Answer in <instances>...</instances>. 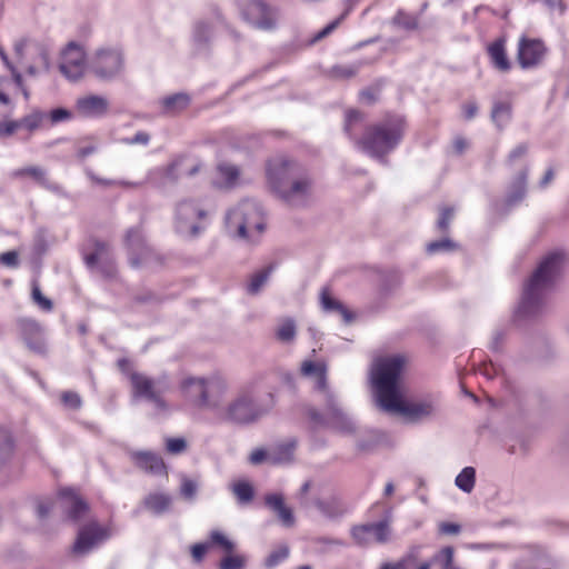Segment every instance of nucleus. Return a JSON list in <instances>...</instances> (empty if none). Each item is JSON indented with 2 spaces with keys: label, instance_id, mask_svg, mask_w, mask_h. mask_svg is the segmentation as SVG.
<instances>
[{
  "label": "nucleus",
  "instance_id": "f257e3e1",
  "mask_svg": "<svg viewBox=\"0 0 569 569\" xmlns=\"http://www.w3.org/2000/svg\"><path fill=\"white\" fill-rule=\"evenodd\" d=\"M406 363L401 355L378 358L371 368L370 380L377 405L387 412L400 415L410 423H421L436 418L440 410V398L426 395L403 400L399 389L400 373Z\"/></svg>",
  "mask_w": 569,
  "mask_h": 569
},
{
  "label": "nucleus",
  "instance_id": "f03ea898",
  "mask_svg": "<svg viewBox=\"0 0 569 569\" xmlns=\"http://www.w3.org/2000/svg\"><path fill=\"white\" fill-rule=\"evenodd\" d=\"M566 254L561 250L547 253L525 284L521 301L516 311L517 319H529L541 313L547 297L561 277Z\"/></svg>",
  "mask_w": 569,
  "mask_h": 569
},
{
  "label": "nucleus",
  "instance_id": "7ed1b4c3",
  "mask_svg": "<svg viewBox=\"0 0 569 569\" xmlns=\"http://www.w3.org/2000/svg\"><path fill=\"white\" fill-rule=\"evenodd\" d=\"M301 373L316 379V389L323 395L326 412L311 408L308 417L315 427L332 429L341 435H351L356 431L355 420L340 407L336 395L327 385V366L323 362L305 360L301 363Z\"/></svg>",
  "mask_w": 569,
  "mask_h": 569
},
{
  "label": "nucleus",
  "instance_id": "20e7f679",
  "mask_svg": "<svg viewBox=\"0 0 569 569\" xmlns=\"http://www.w3.org/2000/svg\"><path fill=\"white\" fill-rule=\"evenodd\" d=\"M257 382H250L241 387L236 397L226 405L220 419L236 425H250L258 421L267 415L276 405L272 392L268 393V400L264 403H258L254 400Z\"/></svg>",
  "mask_w": 569,
  "mask_h": 569
},
{
  "label": "nucleus",
  "instance_id": "39448f33",
  "mask_svg": "<svg viewBox=\"0 0 569 569\" xmlns=\"http://www.w3.org/2000/svg\"><path fill=\"white\" fill-rule=\"evenodd\" d=\"M405 133V121L400 117H390L368 127L363 137L356 140L357 147L381 161L400 143Z\"/></svg>",
  "mask_w": 569,
  "mask_h": 569
},
{
  "label": "nucleus",
  "instance_id": "423d86ee",
  "mask_svg": "<svg viewBox=\"0 0 569 569\" xmlns=\"http://www.w3.org/2000/svg\"><path fill=\"white\" fill-rule=\"evenodd\" d=\"M264 226L262 208L254 200H243L226 214V230L233 238L254 241V234L259 236Z\"/></svg>",
  "mask_w": 569,
  "mask_h": 569
},
{
  "label": "nucleus",
  "instance_id": "0eeeda50",
  "mask_svg": "<svg viewBox=\"0 0 569 569\" xmlns=\"http://www.w3.org/2000/svg\"><path fill=\"white\" fill-rule=\"evenodd\" d=\"M211 203L208 199H183L177 203L174 212L176 231L186 238L197 237L204 228V219Z\"/></svg>",
  "mask_w": 569,
  "mask_h": 569
},
{
  "label": "nucleus",
  "instance_id": "6e6552de",
  "mask_svg": "<svg viewBox=\"0 0 569 569\" xmlns=\"http://www.w3.org/2000/svg\"><path fill=\"white\" fill-rule=\"evenodd\" d=\"M130 382L133 398H140L151 402L159 412L168 409V405L162 397L170 388L167 375L151 378L141 372H131Z\"/></svg>",
  "mask_w": 569,
  "mask_h": 569
},
{
  "label": "nucleus",
  "instance_id": "1a4fd4ad",
  "mask_svg": "<svg viewBox=\"0 0 569 569\" xmlns=\"http://www.w3.org/2000/svg\"><path fill=\"white\" fill-rule=\"evenodd\" d=\"M240 12L250 26L262 31L274 30L281 18L280 9L264 0H246Z\"/></svg>",
  "mask_w": 569,
  "mask_h": 569
},
{
  "label": "nucleus",
  "instance_id": "9d476101",
  "mask_svg": "<svg viewBox=\"0 0 569 569\" xmlns=\"http://www.w3.org/2000/svg\"><path fill=\"white\" fill-rule=\"evenodd\" d=\"M89 68L101 80L114 79L123 68V57L118 48H101L89 59Z\"/></svg>",
  "mask_w": 569,
  "mask_h": 569
},
{
  "label": "nucleus",
  "instance_id": "9b49d317",
  "mask_svg": "<svg viewBox=\"0 0 569 569\" xmlns=\"http://www.w3.org/2000/svg\"><path fill=\"white\" fill-rule=\"evenodd\" d=\"M351 537L359 546H368L372 542L386 543L390 539V520L383 519L378 522L353 526Z\"/></svg>",
  "mask_w": 569,
  "mask_h": 569
},
{
  "label": "nucleus",
  "instance_id": "f8f14e48",
  "mask_svg": "<svg viewBox=\"0 0 569 569\" xmlns=\"http://www.w3.org/2000/svg\"><path fill=\"white\" fill-rule=\"evenodd\" d=\"M276 182L278 196L289 206L300 207L307 203L310 196V181L307 177L299 174L287 186L283 179Z\"/></svg>",
  "mask_w": 569,
  "mask_h": 569
},
{
  "label": "nucleus",
  "instance_id": "ddd939ff",
  "mask_svg": "<svg viewBox=\"0 0 569 569\" xmlns=\"http://www.w3.org/2000/svg\"><path fill=\"white\" fill-rule=\"evenodd\" d=\"M86 56L83 49L74 42H70L61 53L59 69L69 80L80 79L86 70Z\"/></svg>",
  "mask_w": 569,
  "mask_h": 569
},
{
  "label": "nucleus",
  "instance_id": "4468645a",
  "mask_svg": "<svg viewBox=\"0 0 569 569\" xmlns=\"http://www.w3.org/2000/svg\"><path fill=\"white\" fill-rule=\"evenodd\" d=\"M109 537L110 533L108 529L99 526L97 522L86 525L78 531V537L73 545V552L81 556L87 555Z\"/></svg>",
  "mask_w": 569,
  "mask_h": 569
},
{
  "label": "nucleus",
  "instance_id": "2eb2a0df",
  "mask_svg": "<svg viewBox=\"0 0 569 569\" xmlns=\"http://www.w3.org/2000/svg\"><path fill=\"white\" fill-rule=\"evenodd\" d=\"M224 21L219 12L212 17L200 18L192 26V42L198 50L207 49L216 37L218 27L223 26Z\"/></svg>",
  "mask_w": 569,
  "mask_h": 569
},
{
  "label": "nucleus",
  "instance_id": "dca6fc26",
  "mask_svg": "<svg viewBox=\"0 0 569 569\" xmlns=\"http://www.w3.org/2000/svg\"><path fill=\"white\" fill-rule=\"evenodd\" d=\"M229 385L226 378L220 375L208 377L207 399L204 410L212 411L216 416H220L224 409V398L228 393Z\"/></svg>",
  "mask_w": 569,
  "mask_h": 569
},
{
  "label": "nucleus",
  "instance_id": "f3484780",
  "mask_svg": "<svg viewBox=\"0 0 569 569\" xmlns=\"http://www.w3.org/2000/svg\"><path fill=\"white\" fill-rule=\"evenodd\" d=\"M300 173V167L290 160L283 158H276L268 162L267 177L270 186L277 192L276 180L286 181V186L289 184Z\"/></svg>",
  "mask_w": 569,
  "mask_h": 569
},
{
  "label": "nucleus",
  "instance_id": "a211bd4d",
  "mask_svg": "<svg viewBox=\"0 0 569 569\" xmlns=\"http://www.w3.org/2000/svg\"><path fill=\"white\" fill-rule=\"evenodd\" d=\"M300 173V167L290 160L283 158H276L268 162L267 177L270 186L277 192L276 180L286 181V186L289 184Z\"/></svg>",
  "mask_w": 569,
  "mask_h": 569
},
{
  "label": "nucleus",
  "instance_id": "6ab92c4d",
  "mask_svg": "<svg viewBox=\"0 0 569 569\" xmlns=\"http://www.w3.org/2000/svg\"><path fill=\"white\" fill-rule=\"evenodd\" d=\"M84 260L89 268H97L106 277H113L116 273L112 252L106 242L94 241L93 251L86 254Z\"/></svg>",
  "mask_w": 569,
  "mask_h": 569
},
{
  "label": "nucleus",
  "instance_id": "aec40b11",
  "mask_svg": "<svg viewBox=\"0 0 569 569\" xmlns=\"http://www.w3.org/2000/svg\"><path fill=\"white\" fill-rule=\"evenodd\" d=\"M546 51L541 40L521 38L518 44V61L523 69L536 67L542 61Z\"/></svg>",
  "mask_w": 569,
  "mask_h": 569
},
{
  "label": "nucleus",
  "instance_id": "412c9836",
  "mask_svg": "<svg viewBox=\"0 0 569 569\" xmlns=\"http://www.w3.org/2000/svg\"><path fill=\"white\" fill-rule=\"evenodd\" d=\"M208 377H189L181 382V390L184 398L199 409L204 410L207 399Z\"/></svg>",
  "mask_w": 569,
  "mask_h": 569
},
{
  "label": "nucleus",
  "instance_id": "4be33fe9",
  "mask_svg": "<svg viewBox=\"0 0 569 569\" xmlns=\"http://www.w3.org/2000/svg\"><path fill=\"white\" fill-rule=\"evenodd\" d=\"M76 109L82 117L102 118L108 112L109 101L102 96L89 94L77 100Z\"/></svg>",
  "mask_w": 569,
  "mask_h": 569
},
{
  "label": "nucleus",
  "instance_id": "5701e85b",
  "mask_svg": "<svg viewBox=\"0 0 569 569\" xmlns=\"http://www.w3.org/2000/svg\"><path fill=\"white\" fill-rule=\"evenodd\" d=\"M313 505L329 520H340L351 511L350 506L338 496H330L323 499L317 498Z\"/></svg>",
  "mask_w": 569,
  "mask_h": 569
},
{
  "label": "nucleus",
  "instance_id": "b1692460",
  "mask_svg": "<svg viewBox=\"0 0 569 569\" xmlns=\"http://www.w3.org/2000/svg\"><path fill=\"white\" fill-rule=\"evenodd\" d=\"M59 495L70 520L79 521L86 516L89 507L72 489H61Z\"/></svg>",
  "mask_w": 569,
  "mask_h": 569
},
{
  "label": "nucleus",
  "instance_id": "393cba45",
  "mask_svg": "<svg viewBox=\"0 0 569 569\" xmlns=\"http://www.w3.org/2000/svg\"><path fill=\"white\" fill-rule=\"evenodd\" d=\"M129 457L132 462L140 469L160 475L164 472L166 466L162 458L152 451H129Z\"/></svg>",
  "mask_w": 569,
  "mask_h": 569
},
{
  "label": "nucleus",
  "instance_id": "a878e982",
  "mask_svg": "<svg viewBox=\"0 0 569 569\" xmlns=\"http://www.w3.org/2000/svg\"><path fill=\"white\" fill-rule=\"evenodd\" d=\"M264 502L266 506L277 515L278 519L284 527H292L295 525V516L292 510L286 506L282 495H267Z\"/></svg>",
  "mask_w": 569,
  "mask_h": 569
},
{
  "label": "nucleus",
  "instance_id": "bb28decb",
  "mask_svg": "<svg viewBox=\"0 0 569 569\" xmlns=\"http://www.w3.org/2000/svg\"><path fill=\"white\" fill-rule=\"evenodd\" d=\"M264 502L266 506L277 515L278 519L284 527H292L295 525V516L292 510L286 506L282 495H267Z\"/></svg>",
  "mask_w": 569,
  "mask_h": 569
},
{
  "label": "nucleus",
  "instance_id": "cd10ccee",
  "mask_svg": "<svg viewBox=\"0 0 569 569\" xmlns=\"http://www.w3.org/2000/svg\"><path fill=\"white\" fill-rule=\"evenodd\" d=\"M298 441L296 438H288L270 450V463L284 465L293 461Z\"/></svg>",
  "mask_w": 569,
  "mask_h": 569
},
{
  "label": "nucleus",
  "instance_id": "c85d7f7f",
  "mask_svg": "<svg viewBox=\"0 0 569 569\" xmlns=\"http://www.w3.org/2000/svg\"><path fill=\"white\" fill-rule=\"evenodd\" d=\"M487 51L492 66L497 70L501 72H508L511 69V63L506 52L505 38H499L495 40L492 43L488 46Z\"/></svg>",
  "mask_w": 569,
  "mask_h": 569
},
{
  "label": "nucleus",
  "instance_id": "c756f323",
  "mask_svg": "<svg viewBox=\"0 0 569 569\" xmlns=\"http://www.w3.org/2000/svg\"><path fill=\"white\" fill-rule=\"evenodd\" d=\"M171 497L163 492H152L144 498V507L154 515L166 512L171 505Z\"/></svg>",
  "mask_w": 569,
  "mask_h": 569
},
{
  "label": "nucleus",
  "instance_id": "7c9ffc66",
  "mask_svg": "<svg viewBox=\"0 0 569 569\" xmlns=\"http://www.w3.org/2000/svg\"><path fill=\"white\" fill-rule=\"evenodd\" d=\"M160 103L166 113L176 114L189 106L190 97L187 93H174L164 97Z\"/></svg>",
  "mask_w": 569,
  "mask_h": 569
},
{
  "label": "nucleus",
  "instance_id": "2f4dec72",
  "mask_svg": "<svg viewBox=\"0 0 569 569\" xmlns=\"http://www.w3.org/2000/svg\"><path fill=\"white\" fill-rule=\"evenodd\" d=\"M11 174L14 178H21L24 176H29L32 179H34L36 181H38L41 186H43L48 189L58 190V186L51 184L49 182V180L46 178V171L41 167L30 166V167H26V168H20V169L14 170Z\"/></svg>",
  "mask_w": 569,
  "mask_h": 569
},
{
  "label": "nucleus",
  "instance_id": "473e14b6",
  "mask_svg": "<svg viewBox=\"0 0 569 569\" xmlns=\"http://www.w3.org/2000/svg\"><path fill=\"white\" fill-rule=\"evenodd\" d=\"M276 338L282 343H290L297 336L296 321L292 318H283L279 320L276 331Z\"/></svg>",
  "mask_w": 569,
  "mask_h": 569
},
{
  "label": "nucleus",
  "instance_id": "72a5a7b5",
  "mask_svg": "<svg viewBox=\"0 0 569 569\" xmlns=\"http://www.w3.org/2000/svg\"><path fill=\"white\" fill-rule=\"evenodd\" d=\"M320 302L323 310L340 313L346 323L352 320V313L340 301L332 298L327 290L321 292Z\"/></svg>",
  "mask_w": 569,
  "mask_h": 569
},
{
  "label": "nucleus",
  "instance_id": "f704fd0d",
  "mask_svg": "<svg viewBox=\"0 0 569 569\" xmlns=\"http://www.w3.org/2000/svg\"><path fill=\"white\" fill-rule=\"evenodd\" d=\"M526 180H527V170H522L512 181L510 189L507 196V202L509 206L517 203L522 200L526 193Z\"/></svg>",
  "mask_w": 569,
  "mask_h": 569
},
{
  "label": "nucleus",
  "instance_id": "c9c22d12",
  "mask_svg": "<svg viewBox=\"0 0 569 569\" xmlns=\"http://www.w3.org/2000/svg\"><path fill=\"white\" fill-rule=\"evenodd\" d=\"M29 46L34 47V49L38 52L40 63L44 67L46 70H48L49 69V52H48L47 48L40 43L30 42L27 39H21L14 43L13 49H14L16 54L19 58H22L24 49L28 48Z\"/></svg>",
  "mask_w": 569,
  "mask_h": 569
},
{
  "label": "nucleus",
  "instance_id": "e433bc0d",
  "mask_svg": "<svg viewBox=\"0 0 569 569\" xmlns=\"http://www.w3.org/2000/svg\"><path fill=\"white\" fill-rule=\"evenodd\" d=\"M511 118V106L508 102H496L491 111V119L499 128H503Z\"/></svg>",
  "mask_w": 569,
  "mask_h": 569
},
{
  "label": "nucleus",
  "instance_id": "4c0bfd02",
  "mask_svg": "<svg viewBox=\"0 0 569 569\" xmlns=\"http://www.w3.org/2000/svg\"><path fill=\"white\" fill-rule=\"evenodd\" d=\"M363 123V114L357 110L346 112L343 130L350 139H355L356 132Z\"/></svg>",
  "mask_w": 569,
  "mask_h": 569
},
{
  "label": "nucleus",
  "instance_id": "58836bf2",
  "mask_svg": "<svg viewBox=\"0 0 569 569\" xmlns=\"http://www.w3.org/2000/svg\"><path fill=\"white\" fill-rule=\"evenodd\" d=\"M476 470L472 467H465L456 477V486L463 492H471L475 487Z\"/></svg>",
  "mask_w": 569,
  "mask_h": 569
},
{
  "label": "nucleus",
  "instance_id": "ea45409f",
  "mask_svg": "<svg viewBox=\"0 0 569 569\" xmlns=\"http://www.w3.org/2000/svg\"><path fill=\"white\" fill-rule=\"evenodd\" d=\"M126 244L131 253H142L146 250L143 236L140 228H130L126 234Z\"/></svg>",
  "mask_w": 569,
  "mask_h": 569
},
{
  "label": "nucleus",
  "instance_id": "a19ab883",
  "mask_svg": "<svg viewBox=\"0 0 569 569\" xmlns=\"http://www.w3.org/2000/svg\"><path fill=\"white\" fill-rule=\"evenodd\" d=\"M47 118H48V114L46 112L36 110V111L24 116L20 120H18L19 129L23 128V129H27L28 131L32 132V131L39 129Z\"/></svg>",
  "mask_w": 569,
  "mask_h": 569
},
{
  "label": "nucleus",
  "instance_id": "79ce46f5",
  "mask_svg": "<svg viewBox=\"0 0 569 569\" xmlns=\"http://www.w3.org/2000/svg\"><path fill=\"white\" fill-rule=\"evenodd\" d=\"M385 435L379 431H368L357 441V447L361 451H370L382 443Z\"/></svg>",
  "mask_w": 569,
  "mask_h": 569
},
{
  "label": "nucleus",
  "instance_id": "37998d69",
  "mask_svg": "<svg viewBox=\"0 0 569 569\" xmlns=\"http://www.w3.org/2000/svg\"><path fill=\"white\" fill-rule=\"evenodd\" d=\"M18 327L24 341L43 333L42 327L39 322L30 318H21L18 320Z\"/></svg>",
  "mask_w": 569,
  "mask_h": 569
},
{
  "label": "nucleus",
  "instance_id": "c03bdc74",
  "mask_svg": "<svg viewBox=\"0 0 569 569\" xmlns=\"http://www.w3.org/2000/svg\"><path fill=\"white\" fill-rule=\"evenodd\" d=\"M13 452V440L10 432L0 427V467L8 461Z\"/></svg>",
  "mask_w": 569,
  "mask_h": 569
},
{
  "label": "nucleus",
  "instance_id": "a18cd8bd",
  "mask_svg": "<svg viewBox=\"0 0 569 569\" xmlns=\"http://www.w3.org/2000/svg\"><path fill=\"white\" fill-rule=\"evenodd\" d=\"M392 23L405 30H416L418 28L419 20L417 16L403 10H398L392 19Z\"/></svg>",
  "mask_w": 569,
  "mask_h": 569
},
{
  "label": "nucleus",
  "instance_id": "49530a36",
  "mask_svg": "<svg viewBox=\"0 0 569 569\" xmlns=\"http://www.w3.org/2000/svg\"><path fill=\"white\" fill-rule=\"evenodd\" d=\"M273 270L272 266H268L264 269L260 270L256 274L252 276L249 284H248V292L251 295H256L260 291V289L263 287V284L269 279L271 272Z\"/></svg>",
  "mask_w": 569,
  "mask_h": 569
},
{
  "label": "nucleus",
  "instance_id": "de8ad7c7",
  "mask_svg": "<svg viewBox=\"0 0 569 569\" xmlns=\"http://www.w3.org/2000/svg\"><path fill=\"white\" fill-rule=\"evenodd\" d=\"M218 173L223 179V186L231 187L239 177V169L234 164L222 162L218 166Z\"/></svg>",
  "mask_w": 569,
  "mask_h": 569
},
{
  "label": "nucleus",
  "instance_id": "09e8293b",
  "mask_svg": "<svg viewBox=\"0 0 569 569\" xmlns=\"http://www.w3.org/2000/svg\"><path fill=\"white\" fill-rule=\"evenodd\" d=\"M232 491L240 503H248L253 498V488L247 481L236 482L232 487Z\"/></svg>",
  "mask_w": 569,
  "mask_h": 569
},
{
  "label": "nucleus",
  "instance_id": "8fccbe9b",
  "mask_svg": "<svg viewBox=\"0 0 569 569\" xmlns=\"http://www.w3.org/2000/svg\"><path fill=\"white\" fill-rule=\"evenodd\" d=\"M289 557V548L287 546H280L276 550L271 551L270 555L264 559V567L272 569L283 562Z\"/></svg>",
  "mask_w": 569,
  "mask_h": 569
},
{
  "label": "nucleus",
  "instance_id": "3c124183",
  "mask_svg": "<svg viewBox=\"0 0 569 569\" xmlns=\"http://www.w3.org/2000/svg\"><path fill=\"white\" fill-rule=\"evenodd\" d=\"M88 178L97 183V184H101V186H104V187H109V186H120V187H126V188H137L140 186V183L138 182H131V181H126V180H109V179H103V178H100L98 177L97 174H94L91 170H87L86 171Z\"/></svg>",
  "mask_w": 569,
  "mask_h": 569
},
{
  "label": "nucleus",
  "instance_id": "603ef678",
  "mask_svg": "<svg viewBox=\"0 0 569 569\" xmlns=\"http://www.w3.org/2000/svg\"><path fill=\"white\" fill-rule=\"evenodd\" d=\"M208 543L210 547L218 546L228 553L234 549V543L219 530H213L210 532V541Z\"/></svg>",
  "mask_w": 569,
  "mask_h": 569
},
{
  "label": "nucleus",
  "instance_id": "864d4df0",
  "mask_svg": "<svg viewBox=\"0 0 569 569\" xmlns=\"http://www.w3.org/2000/svg\"><path fill=\"white\" fill-rule=\"evenodd\" d=\"M246 557L240 555H231L223 557L220 561V569H244Z\"/></svg>",
  "mask_w": 569,
  "mask_h": 569
},
{
  "label": "nucleus",
  "instance_id": "5fc2aeb1",
  "mask_svg": "<svg viewBox=\"0 0 569 569\" xmlns=\"http://www.w3.org/2000/svg\"><path fill=\"white\" fill-rule=\"evenodd\" d=\"M456 243L452 242L450 239H441L437 241H432L427 244V251L430 254L438 253L441 251H451L456 248Z\"/></svg>",
  "mask_w": 569,
  "mask_h": 569
},
{
  "label": "nucleus",
  "instance_id": "6e6d98bb",
  "mask_svg": "<svg viewBox=\"0 0 569 569\" xmlns=\"http://www.w3.org/2000/svg\"><path fill=\"white\" fill-rule=\"evenodd\" d=\"M350 7L347 8L343 13L338 17L336 20H333L332 22H330L328 26H326L322 30H320L316 36H315V41H318V40H321L323 39L325 37H327L328 34H330L340 23L341 21L348 16L349 11H350Z\"/></svg>",
  "mask_w": 569,
  "mask_h": 569
},
{
  "label": "nucleus",
  "instance_id": "4d7b16f0",
  "mask_svg": "<svg viewBox=\"0 0 569 569\" xmlns=\"http://www.w3.org/2000/svg\"><path fill=\"white\" fill-rule=\"evenodd\" d=\"M166 449L171 455H180L187 449V441L183 438H168Z\"/></svg>",
  "mask_w": 569,
  "mask_h": 569
},
{
  "label": "nucleus",
  "instance_id": "13d9d810",
  "mask_svg": "<svg viewBox=\"0 0 569 569\" xmlns=\"http://www.w3.org/2000/svg\"><path fill=\"white\" fill-rule=\"evenodd\" d=\"M358 69L356 64L336 66L332 68V76L340 79H349L358 72Z\"/></svg>",
  "mask_w": 569,
  "mask_h": 569
},
{
  "label": "nucleus",
  "instance_id": "bf43d9fd",
  "mask_svg": "<svg viewBox=\"0 0 569 569\" xmlns=\"http://www.w3.org/2000/svg\"><path fill=\"white\" fill-rule=\"evenodd\" d=\"M26 343L30 350H32L33 352H36L38 355H44L47 352V345H46L42 333H40L39 336H36L34 338L27 340Z\"/></svg>",
  "mask_w": 569,
  "mask_h": 569
},
{
  "label": "nucleus",
  "instance_id": "052dcab7",
  "mask_svg": "<svg viewBox=\"0 0 569 569\" xmlns=\"http://www.w3.org/2000/svg\"><path fill=\"white\" fill-rule=\"evenodd\" d=\"M32 299L33 301L39 305L43 310L50 311L53 308L52 301L48 298H46L38 286H33L32 288Z\"/></svg>",
  "mask_w": 569,
  "mask_h": 569
},
{
  "label": "nucleus",
  "instance_id": "680f3d73",
  "mask_svg": "<svg viewBox=\"0 0 569 569\" xmlns=\"http://www.w3.org/2000/svg\"><path fill=\"white\" fill-rule=\"evenodd\" d=\"M198 486L197 482L189 478H183L181 482V496L186 499H192L196 496Z\"/></svg>",
  "mask_w": 569,
  "mask_h": 569
},
{
  "label": "nucleus",
  "instance_id": "e2e57ef3",
  "mask_svg": "<svg viewBox=\"0 0 569 569\" xmlns=\"http://www.w3.org/2000/svg\"><path fill=\"white\" fill-rule=\"evenodd\" d=\"M452 218H453V209L452 208H443L441 210L439 219L437 221L438 229L440 231H447Z\"/></svg>",
  "mask_w": 569,
  "mask_h": 569
},
{
  "label": "nucleus",
  "instance_id": "0e129e2a",
  "mask_svg": "<svg viewBox=\"0 0 569 569\" xmlns=\"http://www.w3.org/2000/svg\"><path fill=\"white\" fill-rule=\"evenodd\" d=\"M249 461L252 465H260L262 462H270V451L262 448L254 449L249 457Z\"/></svg>",
  "mask_w": 569,
  "mask_h": 569
},
{
  "label": "nucleus",
  "instance_id": "69168bd1",
  "mask_svg": "<svg viewBox=\"0 0 569 569\" xmlns=\"http://www.w3.org/2000/svg\"><path fill=\"white\" fill-rule=\"evenodd\" d=\"M438 559L442 563V569H448L450 567H457L453 563V548L452 547H446L443 548L440 553L438 555Z\"/></svg>",
  "mask_w": 569,
  "mask_h": 569
},
{
  "label": "nucleus",
  "instance_id": "338daca9",
  "mask_svg": "<svg viewBox=\"0 0 569 569\" xmlns=\"http://www.w3.org/2000/svg\"><path fill=\"white\" fill-rule=\"evenodd\" d=\"M48 118H50L52 123H58L62 121L70 120L72 118V114L69 110L63 108H57L53 109L49 114Z\"/></svg>",
  "mask_w": 569,
  "mask_h": 569
},
{
  "label": "nucleus",
  "instance_id": "774afa93",
  "mask_svg": "<svg viewBox=\"0 0 569 569\" xmlns=\"http://www.w3.org/2000/svg\"><path fill=\"white\" fill-rule=\"evenodd\" d=\"M61 400L66 406L73 408V409H77L81 406V399H80L79 395L76 392H71V391L63 392L61 396Z\"/></svg>",
  "mask_w": 569,
  "mask_h": 569
}]
</instances>
